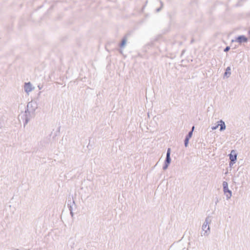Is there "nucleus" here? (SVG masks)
<instances>
[{
    "instance_id": "obj_6",
    "label": "nucleus",
    "mask_w": 250,
    "mask_h": 250,
    "mask_svg": "<svg viewBox=\"0 0 250 250\" xmlns=\"http://www.w3.org/2000/svg\"><path fill=\"white\" fill-rule=\"evenodd\" d=\"M231 74V68L230 67H228L226 70L225 73V76L226 77H229Z\"/></svg>"
},
{
    "instance_id": "obj_3",
    "label": "nucleus",
    "mask_w": 250,
    "mask_h": 250,
    "mask_svg": "<svg viewBox=\"0 0 250 250\" xmlns=\"http://www.w3.org/2000/svg\"><path fill=\"white\" fill-rule=\"evenodd\" d=\"M237 155L234 150H232L229 154V159L231 161H235L236 160Z\"/></svg>"
},
{
    "instance_id": "obj_10",
    "label": "nucleus",
    "mask_w": 250,
    "mask_h": 250,
    "mask_svg": "<svg viewBox=\"0 0 250 250\" xmlns=\"http://www.w3.org/2000/svg\"><path fill=\"white\" fill-rule=\"evenodd\" d=\"M188 140H189V138H188V137H187L186 140H185V146H187L188 144Z\"/></svg>"
},
{
    "instance_id": "obj_4",
    "label": "nucleus",
    "mask_w": 250,
    "mask_h": 250,
    "mask_svg": "<svg viewBox=\"0 0 250 250\" xmlns=\"http://www.w3.org/2000/svg\"><path fill=\"white\" fill-rule=\"evenodd\" d=\"M24 89L26 92H29L32 90L33 87L30 83H27L24 85Z\"/></svg>"
},
{
    "instance_id": "obj_2",
    "label": "nucleus",
    "mask_w": 250,
    "mask_h": 250,
    "mask_svg": "<svg viewBox=\"0 0 250 250\" xmlns=\"http://www.w3.org/2000/svg\"><path fill=\"white\" fill-rule=\"evenodd\" d=\"M219 124L217 126L212 127V129H216L219 125L220 126V130H223L225 129L226 126H225V123L224 122H223L222 121H220L219 122Z\"/></svg>"
},
{
    "instance_id": "obj_5",
    "label": "nucleus",
    "mask_w": 250,
    "mask_h": 250,
    "mask_svg": "<svg viewBox=\"0 0 250 250\" xmlns=\"http://www.w3.org/2000/svg\"><path fill=\"white\" fill-rule=\"evenodd\" d=\"M223 186L224 188V191L225 192H228L229 193V196H231V191L228 189V183L226 182H224L223 183Z\"/></svg>"
},
{
    "instance_id": "obj_1",
    "label": "nucleus",
    "mask_w": 250,
    "mask_h": 250,
    "mask_svg": "<svg viewBox=\"0 0 250 250\" xmlns=\"http://www.w3.org/2000/svg\"><path fill=\"white\" fill-rule=\"evenodd\" d=\"M248 38L244 35L238 36L233 41L239 43H245L248 42Z\"/></svg>"
},
{
    "instance_id": "obj_7",
    "label": "nucleus",
    "mask_w": 250,
    "mask_h": 250,
    "mask_svg": "<svg viewBox=\"0 0 250 250\" xmlns=\"http://www.w3.org/2000/svg\"><path fill=\"white\" fill-rule=\"evenodd\" d=\"M170 149L168 148L167 149V159L166 161L168 164L170 163Z\"/></svg>"
},
{
    "instance_id": "obj_11",
    "label": "nucleus",
    "mask_w": 250,
    "mask_h": 250,
    "mask_svg": "<svg viewBox=\"0 0 250 250\" xmlns=\"http://www.w3.org/2000/svg\"><path fill=\"white\" fill-rule=\"evenodd\" d=\"M229 49H230L229 47H227L225 49L224 51L227 52V51H229Z\"/></svg>"
},
{
    "instance_id": "obj_9",
    "label": "nucleus",
    "mask_w": 250,
    "mask_h": 250,
    "mask_svg": "<svg viewBox=\"0 0 250 250\" xmlns=\"http://www.w3.org/2000/svg\"><path fill=\"white\" fill-rule=\"evenodd\" d=\"M194 128V127L193 126L192 128V130L190 132H189V133H188V136L187 137L189 138V139L191 137L192 135V131H193Z\"/></svg>"
},
{
    "instance_id": "obj_8",
    "label": "nucleus",
    "mask_w": 250,
    "mask_h": 250,
    "mask_svg": "<svg viewBox=\"0 0 250 250\" xmlns=\"http://www.w3.org/2000/svg\"><path fill=\"white\" fill-rule=\"evenodd\" d=\"M126 39H123L122 41L121 44H120V47L121 48H124L125 46V45H126Z\"/></svg>"
}]
</instances>
